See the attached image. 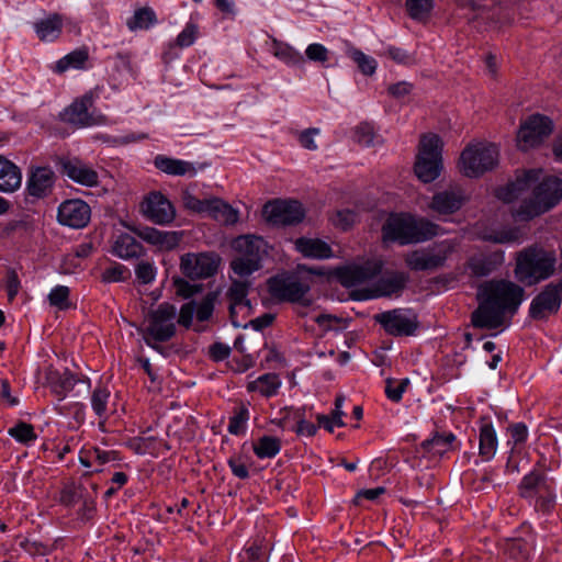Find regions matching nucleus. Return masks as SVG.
Listing matches in <instances>:
<instances>
[{"label":"nucleus","mask_w":562,"mask_h":562,"mask_svg":"<svg viewBox=\"0 0 562 562\" xmlns=\"http://www.w3.org/2000/svg\"><path fill=\"white\" fill-rule=\"evenodd\" d=\"M310 290V284L297 276L282 273L268 280V291L278 301L300 302Z\"/></svg>","instance_id":"ddd939ff"},{"label":"nucleus","mask_w":562,"mask_h":562,"mask_svg":"<svg viewBox=\"0 0 562 562\" xmlns=\"http://www.w3.org/2000/svg\"><path fill=\"white\" fill-rule=\"evenodd\" d=\"M82 497L81 486L68 484L60 491L59 502L65 506H74Z\"/></svg>","instance_id":"4d7b16f0"},{"label":"nucleus","mask_w":562,"mask_h":562,"mask_svg":"<svg viewBox=\"0 0 562 562\" xmlns=\"http://www.w3.org/2000/svg\"><path fill=\"white\" fill-rule=\"evenodd\" d=\"M281 386V380L276 373H265L254 381L248 382V392H258L265 397L276 395Z\"/></svg>","instance_id":"c9c22d12"},{"label":"nucleus","mask_w":562,"mask_h":562,"mask_svg":"<svg viewBox=\"0 0 562 562\" xmlns=\"http://www.w3.org/2000/svg\"><path fill=\"white\" fill-rule=\"evenodd\" d=\"M458 246L457 239H445L428 248L409 252L405 261L411 269L416 271L435 270L446 263Z\"/></svg>","instance_id":"1a4fd4ad"},{"label":"nucleus","mask_w":562,"mask_h":562,"mask_svg":"<svg viewBox=\"0 0 562 562\" xmlns=\"http://www.w3.org/2000/svg\"><path fill=\"white\" fill-rule=\"evenodd\" d=\"M442 143L438 135H424L419 144V153L415 162V173L423 182H431L439 177L442 159Z\"/></svg>","instance_id":"6e6552de"},{"label":"nucleus","mask_w":562,"mask_h":562,"mask_svg":"<svg viewBox=\"0 0 562 562\" xmlns=\"http://www.w3.org/2000/svg\"><path fill=\"white\" fill-rule=\"evenodd\" d=\"M562 302V280L550 283L533 297L529 307V314L535 319H543L559 311Z\"/></svg>","instance_id":"dca6fc26"},{"label":"nucleus","mask_w":562,"mask_h":562,"mask_svg":"<svg viewBox=\"0 0 562 562\" xmlns=\"http://www.w3.org/2000/svg\"><path fill=\"white\" fill-rule=\"evenodd\" d=\"M382 270V262L376 259L363 263H353L337 269V277L342 285L356 286L376 277Z\"/></svg>","instance_id":"f3484780"},{"label":"nucleus","mask_w":562,"mask_h":562,"mask_svg":"<svg viewBox=\"0 0 562 562\" xmlns=\"http://www.w3.org/2000/svg\"><path fill=\"white\" fill-rule=\"evenodd\" d=\"M217 222L226 225L235 224L238 221V212L221 199H209L205 212Z\"/></svg>","instance_id":"f704fd0d"},{"label":"nucleus","mask_w":562,"mask_h":562,"mask_svg":"<svg viewBox=\"0 0 562 562\" xmlns=\"http://www.w3.org/2000/svg\"><path fill=\"white\" fill-rule=\"evenodd\" d=\"M344 402L345 396L338 395L335 400V408L333 409L330 415L318 414L316 416L318 426L324 427L329 432H333L335 427L345 426V423L342 420V416L345 415L342 411Z\"/></svg>","instance_id":"58836bf2"},{"label":"nucleus","mask_w":562,"mask_h":562,"mask_svg":"<svg viewBox=\"0 0 562 562\" xmlns=\"http://www.w3.org/2000/svg\"><path fill=\"white\" fill-rule=\"evenodd\" d=\"M131 231L145 243L158 250L169 251L178 247L183 238L182 232L160 231L149 226H134Z\"/></svg>","instance_id":"6ab92c4d"},{"label":"nucleus","mask_w":562,"mask_h":562,"mask_svg":"<svg viewBox=\"0 0 562 562\" xmlns=\"http://www.w3.org/2000/svg\"><path fill=\"white\" fill-rule=\"evenodd\" d=\"M553 130L552 121L540 114L531 115L526 120L518 132L517 143L521 150H528L541 144Z\"/></svg>","instance_id":"4468645a"},{"label":"nucleus","mask_w":562,"mask_h":562,"mask_svg":"<svg viewBox=\"0 0 562 562\" xmlns=\"http://www.w3.org/2000/svg\"><path fill=\"white\" fill-rule=\"evenodd\" d=\"M154 165L158 170L170 176L194 177L198 173L195 164L165 155H157Z\"/></svg>","instance_id":"cd10ccee"},{"label":"nucleus","mask_w":562,"mask_h":562,"mask_svg":"<svg viewBox=\"0 0 562 562\" xmlns=\"http://www.w3.org/2000/svg\"><path fill=\"white\" fill-rule=\"evenodd\" d=\"M498 156V148L493 144H470L460 155V172L468 178L481 177L497 166Z\"/></svg>","instance_id":"0eeeda50"},{"label":"nucleus","mask_w":562,"mask_h":562,"mask_svg":"<svg viewBox=\"0 0 562 562\" xmlns=\"http://www.w3.org/2000/svg\"><path fill=\"white\" fill-rule=\"evenodd\" d=\"M157 23L155 11L149 7L139 8L134 11L132 18L126 21L130 31L148 30Z\"/></svg>","instance_id":"ea45409f"},{"label":"nucleus","mask_w":562,"mask_h":562,"mask_svg":"<svg viewBox=\"0 0 562 562\" xmlns=\"http://www.w3.org/2000/svg\"><path fill=\"white\" fill-rule=\"evenodd\" d=\"M295 249L307 258L327 259L333 257V250L329 245L321 239L297 238L295 240Z\"/></svg>","instance_id":"473e14b6"},{"label":"nucleus","mask_w":562,"mask_h":562,"mask_svg":"<svg viewBox=\"0 0 562 562\" xmlns=\"http://www.w3.org/2000/svg\"><path fill=\"white\" fill-rule=\"evenodd\" d=\"M292 414L293 420L296 423L293 430L297 436L313 437L316 435L318 426L304 418L303 409L296 408Z\"/></svg>","instance_id":"09e8293b"},{"label":"nucleus","mask_w":562,"mask_h":562,"mask_svg":"<svg viewBox=\"0 0 562 562\" xmlns=\"http://www.w3.org/2000/svg\"><path fill=\"white\" fill-rule=\"evenodd\" d=\"M510 439L508 443H513V449L522 445L528 438V428L524 423H516L508 428Z\"/></svg>","instance_id":"e2e57ef3"},{"label":"nucleus","mask_w":562,"mask_h":562,"mask_svg":"<svg viewBox=\"0 0 562 562\" xmlns=\"http://www.w3.org/2000/svg\"><path fill=\"white\" fill-rule=\"evenodd\" d=\"M552 484V481L548 479L544 473L538 470H532L519 482L518 494L520 497L530 502L536 498V496L548 490Z\"/></svg>","instance_id":"bb28decb"},{"label":"nucleus","mask_w":562,"mask_h":562,"mask_svg":"<svg viewBox=\"0 0 562 562\" xmlns=\"http://www.w3.org/2000/svg\"><path fill=\"white\" fill-rule=\"evenodd\" d=\"M504 262V252L502 250L493 252H481L473 255L467 262V268L471 274L477 278L487 277L494 272Z\"/></svg>","instance_id":"393cba45"},{"label":"nucleus","mask_w":562,"mask_h":562,"mask_svg":"<svg viewBox=\"0 0 562 562\" xmlns=\"http://www.w3.org/2000/svg\"><path fill=\"white\" fill-rule=\"evenodd\" d=\"M61 18L58 14L49 15L48 18L34 23V30L41 41L53 42L61 32Z\"/></svg>","instance_id":"e433bc0d"},{"label":"nucleus","mask_w":562,"mask_h":562,"mask_svg":"<svg viewBox=\"0 0 562 562\" xmlns=\"http://www.w3.org/2000/svg\"><path fill=\"white\" fill-rule=\"evenodd\" d=\"M382 54L401 65L415 64V57L401 47L387 46Z\"/></svg>","instance_id":"5fc2aeb1"},{"label":"nucleus","mask_w":562,"mask_h":562,"mask_svg":"<svg viewBox=\"0 0 562 562\" xmlns=\"http://www.w3.org/2000/svg\"><path fill=\"white\" fill-rule=\"evenodd\" d=\"M555 499V488L552 484L550 487H548V490L536 496V498H533L531 502H533V506L537 510L549 513L553 509Z\"/></svg>","instance_id":"3c124183"},{"label":"nucleus","mask_w":562,"mask_h":562,"mask_svg":"<svg viewBox=\"0 0 562 562\" xmlns=\"http://www.w3.org/2000/svg\"><path fill=\"white\" fill-rule=\"evenodd\" d=\"M562 199V180L557 177H546L533 189L532 198L525 200L515 210L514 216L520 221L531 220L553 206Z\"/></svg>","instance_id":"39448f33"},{"label":"nucleus","mask_w":562,"mask_h":562,"mask_svg":"<svg viewBox=\"0 0 562 562\" xmlns=\"http://www.w3.org/2000/svg\"><path fill=\"white\" fill-rule=\"evenodd\" d=\"M69 288L66 285H56L53 288L48 294V301L52 306L57 307L58 310H67L70 305L69 303Z\"/></svg>","instance_id":"8fccbe9b"},{"label":"nucleus","mask_w":562,"mask_h":562,"mask_svg":"<svg viewBox=\"0 0 562 562\" xmlns=\"http://www.w3.org/2000/svg\"><path fill=\"white\" fill-rule=\"evenodd\" d=\"M49 382L52 392L58 397L55 411L63 416L69 415L67 405L61 402L78 382L77 378L70 371L65 370L63 373H52Z\"/></svg>","instance_id":"a878e982"},{"label":"nucleus","mask_w":562,"mask_h":562,"mask_svg":"<svg viewBox=\"0 0 562 562\" xmlns=\"http://www.w3.org/2000/svg\"><path fill=\"white\" fill-rule=\"evenodd\" d=\"M456 436L452 432H436L431 438L423 441L425 450L432 454L442 456L453 449Z\"/></svg>","instance_id":"4c0bfd02"},{"label":"nucleus","mask_w":562,"mask_h":562,"mask_svg":"<svg viewBox=\"0 0 562 562\" xmlns=\"http://www.w3.org/2000/svg\"><path fill=\"white\" fill-rule=\"evenodd\" d=\"M221 261L215 251L187 252L180 258V270L191 280H204L217 273Z\"/></svg>","instance_id":"9d476101"},{"label":"nucleus","mask_w":562,"mask_h":562,"mask_svg":"<svg viewBox=\"0 0 562 562\" xmlns=\"http://www.w3.org/2000/svg\"><path fill=\"white\" fill-rule=\"evenodd\" d=\"M110 396L111 392L103 385H98L91 394V407L100 419L106 417Z\"/></svg>","instance_id":"c03bdc74"},{"label":"nucleus","mask_w":562,"mask_h":562,"mask_svg":"<svg viewBox=\"0 0 562 562\" xmlns=\"http://www.w3.org/2000/svg\"><path fill=\"white\" fill-rule=\"evenodd\" d=\"M250 288V282L244 280L233 279L227 291V297L229 300V314L233 324L236 326L235 317L238 308L250 310V302L247 299Z\"/></svg>","instance_id":"c85d7f7f"},{"label":"nucleus","mask_w":562,"mask_h":562,"mask_svg":"<svg viewBox=\"0 0 562 562\" xmlns=\"http://www.w3.org/2000/svg\"><path fill=\"white\" fill-rule=\"evenodd\" d=\"M113 254L127 260L143 256L144 248L133 236L121 234L114 241Z\"/></svg>","instance_id":"72a5a7b5"},{"label":"nucleus","mask_w":562,"mask_h":562,"mask_svg":"<svg viewBox=\"0 0 562 562\" xmlns=\"http://www.w3.org/2000/svg\"><path fill=\"white\" fill-rule=\"evenodd\" d=\"M406 8L412 19L425 16L431 9V0H406Z\"/></svg>","instance_id":"13d9d810"},{"label":"nucleus","mask_w":562,"mask_h":562,"mask_svg":"<svg viewBox=\"0 0 562 562\" xmlns=\"http://www.w3.org/2000/svg\"><path fill=\"white\" fill-rule=\"evenodd\" d=\"M92 106L93 97L87 93L65 108L59 114L60 120L77 128L104 124L105 116L91 111Z\"/></svg>","instance_id":"9b49d317"},{"label":"nucleus","mask_w":562,"mask_h":562,"mask_svg":"<svg viewBox=\"0 0 562 562\" xmlns=\"http://www.w3.org/2000/svg\"><path fill=\"white\" fill-rule=\"evenodd\" d=\"M383 239L401 245L417 244L440 234V226L408 214H391L382 227Z\"/></svg>","instance_id":"f03ea898"},{"label":"nucleus","mask_w":562,"mask_h":562,"mask_svg":"<svg viewBox=\"0 0 562 562\" xmlns=\"http://www.w3.org/2000/svg\"><path fill=\"white\" fill-rule=\"evenodd\" d=\"M520 232L515 227H506L496 231H491L482 236V239L493 241L496 244H508L518 241Z\"/></svg>","instance_id":"a18cd8bd"},{"label":"nucleus","mask_w":562,"mask_h":562,"mask_svg":"<svg viewBox=\"0 0 562 562\" xmlns=\"http://www.w3.org/2000/svg\"><path fill=\"white\" fill-rule=\"evenodd\" d=\"M479 430V454L483 461H490L495 457L498 447L496 430L486 418L480 420Z\"/></svg>","instance_id":"c756f323"},{"label":"nucleus","mask_w":562,"mask_h":562,"mask_svg":"<svg viewBox=\"0 0 562 562\" xmlns=\"http://www.w3.org/2000/svg\"><path fill=\"white\" fill-rule=\"evenodd\" d=\"M321 133V130L317 127H311L307 130L302 131L299 134V143L300 145L308 150H316L318 148L315 137L318 136Z\"/></svg>","instance_id":"69168bd1"},{"label":"nucleus","mask_w":562,"mask_h":562,"mask_svg":"<svg viewBox=\"0 0 562 562\" xmlns=\"http://www.w3.org/2000/svg\"><path fill=\"white\" fill-rule=\"evenodd\" d=\"M182 202L187 209L198 213H205L209 205V199L200 200L189 191L182 193Z\"/></svg>","instance_id":"680f3d73"},{"label":"nucleus","mask_w":562,"mask_h":562,"mask_svg":"<svg viewBox=\"0 0 562 562\" xmlns=\"http://www.w3.org/2000/svg\"><path fill=\"white\" fill-rule=\"evenodd\" d=\"M237 256L231 261V269L240 278L248 277L261 268V261L268 254L267 241L256 235H241L232 243Z\"/></svg>","instance_id":"20e7f679"},{"label":"nucleus","mask_w":562,"mask_h":562,"mask_svg":"<svg viewBox=\"0 0 562 562\" xmlns=\"http://www.w3.org/2000/svg\"><path fill=\"white\" fill-rule=\"evenodd\" d=\"M263 215L272 225H293L304 218V210L297 201L276 200L263 206Z\"/></svg>","instance_id":"2eb2a0df"},{"label":"nucleus","mask_w":562,"mask_h":562,"mask_svg":"<svg viewBox=\"0 0 562 562\" xmlns=\"http://www.w3.org/2000/svg\"><path fill=\"white\" fill-rule=\"evenodd\" d=\"M305 54L307 59L312 61L325 63L328 60V49L318 43L310 44Z\"/></svg>","instance_id":"774afa93"},{"label":"nucleus","mask_w":562,"mask_h":562,"mask_svg":"<svg viewBox=\"0 0 562 562\" xmlns=\"http://www.w3.org/2000/svg\"><path fill=\"white\" fill-rule=\"evenodd\" d=\"M349 56L363 75L371 76L375 72L378 63L373 57L356 48L349 50Z\"/></svg>","instance_id":"de8ad7c7"},{"label":"nucleus","mask_w":562,"mask_h":562,"mask_svg":"<svg viewBox=\"0 0 562 562\" xmlns=\"http://www.w3.org/2000/svg\"><path fill=\"white\" fill-rule=\"evenodd\" d=\"M525 291L507 280H490L477 289L479 306L471 322L476 328L496 329L503 326L507 315H514L524 300Z\"/></svg>","instance_id":"f257e3e1"},{"label":"nucleus","mask_w":562,"mask_h":562,"mask_svg":"<svg viewBox=\"0 0 562 562\" xmlns=\"http://www.w3.org/2000/svg\"><path fill=\"white\" fill-rule=\"evenodd\" d=\"M541 173L540 169L525 171L521 176H517L515 181L497 189L496 196L506 203L513 202L529 190L540 179Z\"/></svg>","instance_id":"5701e85b"},{"label":"nucleus","mask_w":562,"mask_h":562,"mask_svg":"<svg viewBox=\"0 0 562 562\" xmlns=\"http://www.w3.org/2000/svg\"><path fill=\"white\" fill-rule=\"evenodd\" d=\"M88 457L93 458V462L100 467L109 462L119 460L116 451H106L97 447H93L88 450Z\"/></svg>","instance_id":"052dcab7"},{"label":"nucleus","mask_w":562,"mask_h":562,"mask_svg":"<svg viewBox=\"0 0 562 562\" xmlns=\"http://www.w3.org/2000/svg\"><path fill=\"white\" fill-rule=\"evenodd\" d=\"M61 170L69 179L81 186L95 187L99 183L98 172L89 164L78 158L64 159Z\"/></svg>","instance_id":"b1692460"},{"label":"nucleus","mask_w":562,"mask_h":562,"mask_svg":"<svg viewBox=\"0 0 562 562\" xmlns=\"http://www.w3.org/2000/svg\"><path fill=\"white\" fill-rule=\"evenodd\" d=\"M88 52L85 48L76 49L60 58L54 67V71L63 74L68 69H82L88 60Z\"/></svg>","instance_id":"a19ab883"},{"label":"nucleus","mask_w":562,"mask_h":562,"mask_svg":"<svg viewBox=\"0 0 562 562\" xmlns=\"http://www.w3.org/2000/svg\"><path fill=\"white\" fill-rule=\"evenodd\" d=\"M464 201L463 191L456 187L434 194L428 207L438 215H450L459 211Z\"/></svg>","instance_id":"4be33fe9"},{"label":"nucleus","mask_w":562,"mask_h":562,"mask_svg":"<svg viewBox=\"0 0 562 562\" xmlns=\"http://www.w3.org/2000/svg\"><path fill=\"white\" fill-rule=\"evenodd\" d=\"M142 212L147 220L158 225H167L176 217L173 205L160 192H151L145 198Z\"/></svg>","instance_id":"a211bd4d"},{"label":"nucleus","mask_w":562,"mask_h":562,"mask_svg":"<svg viewBox=\"0 0 562 562\" xmlns=\"http://www.w3.org/2000/svg\"><path fill=\"white\" fill-rule=\"evenodd\" d=\"M557 255L553 250L530 246L517 254L515 276L518 281L532 285L550 278L555 271Z\"/></svg>","instance_id":"7ed1b4c3"},{"label":"nucleus","mask_w":562,"mask_h":562,"mask_svg":"<svg viewBox=\"0 0 562 562\" xmlns=\"http://www.w3.org/2000/svg\"><path fill=\"white\" fill-rule=\"evenodd\" d=\"M248 418V409L245 406L240 407L239 411L229 418L228 432L235 436L245 434Z\"/></svg>","instance_id":"603ef678"},{"label":"nucleus","mask_w":562,"mask_h":562,"mask_svg":"<svg viewBox=\"0 0 562 562\" xmlns=\"http://www.w3.org/2000/svg\"><path fill=\"white\" fill-rule=\"evenodd\" d=\"M214 300L212 294H207L195 308V315L200 322H205L212 316Z\"/></svg>","instance_id":"338daca9"},{"label":"nucleus","mask_w":562,"mask_h":562,"mask_svg":"<svg viewBox=\"0 0 562 562\" xmlns=\"http://www.w3.org/2000/svg\"><path fill=\"white\" fill-rule=\"evenodd\" d=\"M55 173L48 167H34L26 180V192L35 199L47 196L54 187Z\"/></svg>","instance_id":"412c9836"},{"label":"nucleus","mask_w":562,"mask_h":562,"mask_svg":"<svg viewBox=\"0 0 562 562\" xmlns=\"http://www.w3.org/2000/svg\"><path fill=\"white\" fill-rule=\"evenodd\" d=\"M125 272L127 269L123 265L114 263L103 270L101 280L105 283L120 282L125 279Z\"/></svg>","instance_id":"bf43d9fd"},{"label":"nucleus","mask_w":562,"mask_h":562,"mask_svg":"<svg viewBox=\"0 0 562 562\" xmlns=\"http://www.w3.org/2000/svg\"><path fill=\"white\" fill-rule=\"evenodd\" d=\"M177 308L173 304L164 302L151 310L146 317V325L142 329L145 344L160 351L157 342L170 340L176 335Z\"/></svg>","instance_id":"423d86ee"},{"label":"nucleus","mask_w":562,"mask_h":562,"mask_svg":"<svg viewBox=\"0 0 562 562\" xmlns=\"http://www.w3.org/2000/svg\"><path fill=\"white\" fill-rule=\"evenodd\" d=\"M22 183L21 169L11 160L0 155V192H15Z\"/></svg>","instance_id":"2f4dec72"},{"label":"nucleus","mask_w":562,"mask_h":562,"mask_svg":"<svg viewBox=\"0 0 562 562\" xmlns=\"http://www.w3.org/2000/svg\"><path fill=\"white\" fill-rule=\"evenodd\" d=\"M383 329L392 336H412L418 328L417 315L408 308H394L374 316Z\"/></svg>","instance_id":"f8f14e48"},{"label":"nucleus","mask_w":562,"mask_h":562,"mask_svg":"<svg viewBox=\"0 0 562 562\" xmlns=\"http://www.w3.org/2000/svg\"><path fill=\"white\" fill-rule=\"evenodd\" d=\"M408 383V379H403L400 381L387 379L385 383V394L387 398L395 403L400 402Z\"/></svg>","instance_id":"864d4df0"},{"label":"nucleus","mask_w":562,"mask_h":562,"mask_svg":"<svg viewBox=\"0 0 562 562\" xmlns=\"http://www.w3.org/2000/svg\"><path fill=\"white\" fill-rule=\"evenodd\" d=\"M273 55L289 66H299L304 63V56L288 44L274 41Z\"/></svg>","instance_id":"37998d69"},{"label":"nucleus","mask_w":562,"mask_h":562,"mask_svg":"<svg viewBox=\"0 0 562 562\" xmlns=\"http://www.w3.org/2000/svg\"><path fill=\"white\" fill-rule=\"evenodd\" d=\"M136 278L144 284H148L155 280L156 268L148 261H142L135 269Z\"/></svg>","instance_id":"0e129e2a"},{"label":"nucleus","mask_w":562,"mask_h":562,"mask_svg":"<svg viewBox=\"0 0 562 562\" xmlns=\"http://www.w3.org/2000/svg\"><path fill=\"white\" fill-rule=\"evenodd\" d=\"M90 206L82 200H68L58 207V222L72 228L85 227L90 221Z\"/></svg>","instance_id":"aec40b11"},{"label":"nucleus","mask_w":562,"mask_h":562,"mask_svg":"<svg viewBox=\"0 0 562 562\" xmlns=\"http://www.w3.org/2000/svg\"><path fill=\"white\" fill-rule=\"evenodd\" d=\"M252 449L259 459H271L280 452L281 441L277 437L262 436L254 443Z\"/></svg>","instance_id":"79ce46f5"},{"label":"nucleus","mask_w":562,"mask_h":562,"mask_svg":"<svg viewBox=\"0 0 562 562\" xmlns=\"http://www.w3.org/2000/svg\"><path fill=\"white\" fill-rule=\"evenodd\" d=\"M408 277L404 272H391L381 277L371 290L370 297L391 296L401 292Z\"/></svg>","instance_id":"7c9ffc66"},{"label":"nucleus","mask_w":562,"mask_h":562,"mask_svg":"<svg viewBox=\"0 0 562 562\" xmlns=\"http://www.w3.org/2000/svg\"><path fill=\"white\" fill-rule=\"evenodd\" d=\"M198 37V26L194 23H187L184 29L179 33L176 38V45L180 48H186L194 44Z\"/></svg>","instance_id":"6e6d98bb"},{"label":"nucleus","mask_w":562,"mask_h":562,"mask_svg":"<svg viewBox=\"0 0 562 562\" xmlns=\"http://www.w3.org/2000/svg\"><path fill=\"white\" fill-rule=\"evenodd\" d=\"M8 434L23 445H30L37 439L34 427L25 422H19L16 425L9 428Z\"/></svg>","instance_id":"49530a36"}]
</instances>
